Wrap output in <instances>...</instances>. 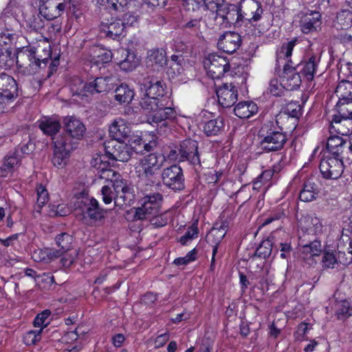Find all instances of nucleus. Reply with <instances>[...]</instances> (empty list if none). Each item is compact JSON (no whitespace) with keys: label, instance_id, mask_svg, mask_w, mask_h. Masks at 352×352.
I'll return each instance as SVG.
<instances>
[{"label":"nucleus","instance_id":"6ab92c4d","mask_svg":"<svg viewBox=\"0 0 352 352\" xmlns=\"http://www.w3.org/2000/svg\"><path fill=\"white\" fill-rule=\"evenodd\" d=\"M240 11L243 15L244 22L252 23L253 21H258L261 19L263 9L261 4L255 0H243L239 5Z\"/></svg>","mask_w":352,"mask_h":352},{"label":"nucleus","instance_id":"4468645a","mask_svg":"<svg viewBox=\"0 0 352 352\" xmlns=\"http://www.w3.org/2000/svg\"><path fill=\"white\" fill-rule=\"evenodd\" d=\"M140 93L142 95L161 99L166 94V85L164 81L153 76H146L140 84Z\"/></svg>","mask_w":352,"mask_h":352},{"label":"nucleus","instance_id":"4c0bfd02","mask_svg":"<svg viewBox=\"0 0 352 352\" xmlns=\"http://www.w3.org/2000/svg\"><path fill=\"white\" fill-rule=\"evenodd\" d=\"M346 142V140H344L338 135L330 136L327 142V149L329 153V155L340 157Z\"/></svg>","mask_w":352,"mask_h":352},{"label":"nucleus","instance_id":"f03ea898","mask_svg":"<svg viewBox=\"0 0 352 352\" xmlns=\"http://www.w3.org/2000/svg\"><path fill=\"white\" fill-rule=\"evenodd\" d=\"M64 131L62 134L54 137V155L52 163L55 166H63L74 148V140L81 139L86 131L84 124L74 116L64 118Z\"/></svg>","mask_w":352,"mask_h":352},{"label":"nucleus","instance_id":"b1692460","mask_svg":"<svg viewBox=\"0 0 352 352\" xmlns=\"http://www.w3.org/2000/svg\"><path fill=\"white\" fill-rule=\"evenodd\" d=\"M100 28L107 37L115 40L122 35L125 29V22L120 19H111L110 22L102 21Z\"/></svg>","mask_w":352,"mask_h":352},{"label":"nucleus","instance_id":"5701e85b","mask_svg":"<svg viewBox=\"0 0 352 352\" xmlns=\"http://www.w3.org/2000/svg\"><path fill=\"white\" fill-rule=\"evenodd\" d=\"M166 52L163 48H154L147 52L146 65L153 71H161L167 65Z\"/></svg>","mask_w":352,"mask_h":352},{"label":"nucleus","instance_id":"c756f323","mask_svg":"<svg viewBox=\"0 0 352 352\" xmlns=\"http://www.w3.org/2000/svg\"><path fill=\"white\" fill-rule=\"evenodd\" d=\"M91 62L96 65L109 63L112 59V52L98 45H94L89 49Z\"/></svg>","mask_w":352,"mask_h":352},{"label":"nucleus","instance_id":"603ef678","mask_svg":"<svg viewBox=\"0 0 352 352\" xmlns=\"http://www.w3.org/2000/svg\"><path fill=\"white\" fill-rule=\"evenodd\" d=\"M340 265H348L352 263V254L346 252L342 246V243L338 244V250H336Z\"/></svg>","mask_w":352,"mask_h":352},{"label":"nucleus","instance_id":"9d476101","mask_svg":"<svg viewBox=\"0 0 352 352\" xmlns=\"http://www.w3.org/2000/svg\"><path fill=\"white\" fill-rule=\"evenodd\" d=\"M161 177L163 184L173 192H181L186 188L183 169L177 164L164 168Z\"/></svg>","mask_w":352,"mask_h":352},{"label":"nucleus","instance_id":"69168bd1","mask_svg":"<svg viewBox=\"0 0 352 352\" xmlns=\"http://www.w3.org/2000/svg\"><path fill=\"white\" fill-rule=\"evenodd\" d=\"M150 222L155 228H161L167 224L168 220L164 217L162 214L157 213L156 214H151L149 217Z\"/></svg>","mask_w":352,"mask_h":352},{"label":"nucleus","instance_id":"f257e3e1","mask_svg":"<svg viewBox=\"0 0 352 352\" xmlns=\"http://www.w3.org/2000/svg\"><path fill=\"white\" fill-rule=\"evenodd\" d=\"M95 162L96 165L98 164L100 177L109 181L113 188V191L109 185L102 188L103 202L109 204L113 200L115 206L120 208L133 204L135 196L133 184L123 179L119 173L109 168V162H104L101 157L96 158Z\"/></svg>","mask_w":352,"mask_h":352},{"label":"nucleus","instance_id":"c85d7f7f","mask_svg":"<svg viewBox=\"0 0 352 352\" xmlns=\"http://www.w3.org/2000/svg\"><path fill=\"white\" fill-rule=\"evenodd\" d=\"M131 132L129 124L122 119L115 120L109 126V135L116 142H122Z\"/></svg>","mask_w":352,"mask_h":352},{"label":"nucleus","instance_id":"f8f14e48","mask_svg":"<svg viewBox=\"0 0 352 352\" xmlns=\"http://www.w3.org/2000/svg\"><path fill=\"white\" fill-rule=\"evenodd\" d=\"M208 76L213 79H219L230 70L228 60L221 56L210 54L204 61Z\"/></svg>","mask_w":352,"mask_h":352},{"label":"nucleus","instance_id":"423d86ee","mask_svg":"<svg viewBox=\"0 0 352 352\" xmlns=\"http://www.w3.org/2000/svg\"><path fill=\"white\" fill-rule=\"evenodd\" d=\"M164 159L157 153H151L141 158L135 165L138 177L155 182L160 170L163 166Z\"/></svg>","mask_w":352,"mask_h":352},{"label":"nucleus","instance_id":"39448f33","mask_svg":"<svg viewBox=\"0 0 352 352\" xmlns=\"http://www.w3.org/2000/svg\"><path fill=\"white\" fill-rule=\"evenodd\" d=\"M261 138L260 146L266 152L278 151L283 148L287 142V135L282 129L272 122L265 123L258 131Z\"/></svg>","mask_w":352,"mask_h":352},{"label":"nucleus","instance_id":"20e7f679","mask_svg":"<svg viewBox=\"0 0 352 352\" xmlns=\"http://www.w3.org/2000/svg\"><path fill=\"white\" fill-rule=\"evenodd\" d=\"M297 42V38H294L287 43H283L277 52V61L285 60L283 75L280 78L281 86L287 90H294L300 87L301 76L291 60V56L294 47Z\"/></svg>","mask_w":352,"mask_h":352},{"label":"nucleus","instance_id":"a19ab883","mask_svg":"<svg viewBox=\"0 0 352 352\" xmlns=\"http://www.w3.org/2000/svg\"><path fill=\"white\" fill-rule=\"evenodd\" d=\"M283 114H280L278 116V118L276 119L277 124L279 122V120L281 119L283 116H285L288 119L289 118H298L301 114V107L298 102L291 101L289 103H287L283 108Z\"/></svg>","mask_w":352,"mask_h":352},{"label":"nucleus","instance_id":"c03bdc74","mask_svg":"<svg viewBox=\"0 0 352 352\" xmlns=\"http://www.w3.org/2000/svg\"><path fill=\"white\" fill-rule=\"evenodd\" d=\"M336 25L341 29H346L352 25V12L343 9L337 13Z\"/></svg>","mask_w":352,"mask_h":352},{"label":"nucleus","instance_id":"a878e982","mask_svg":"<svg viewBox=\"0 0 352 352\" xmlns=\"http://www.w3.org/2000/svg\"><path fill=\"white\" fill-rule=\"evenodd\" d=\"M184 6L188 11L192 10L196 12L195 18L190 19L184 27L186 29H189L195 32H197L200 28V23L202 19V12L200 8L199 3L196 0H185Z\"/></svg>","mask_w":352,"mask_h":352},{"label":"nucleus","instance_id":"49530a36","mask_svg":"<svg viewBox=\"0 0 352 352\" xmlns=\"http://www.w3.org/2000/svg\"><path fill=\"white\" fill-rule=\"evenodd\" d=\"M282 165L280 162H279L277 165H274L272 169L266 170L263 171L259 176L256 178V180L254 182V186L256 187H260L259 184H261L263 182H268L272 177L273 174L274 173H278L281 168Z\"/></svg>","mask_w":352,"mask_h":352},{"label":"nucleus","instance_id":"5fc2aeb1","mask_svg":"<svg viewBox=\"0 0 352 352\" xmlns=\"http://www.w3.org/2000/svg\"><path fill=\"white\" fill-rule=\"evenodd\" d=\"M42 331V328H41L38 331L31 330L28 331L26 333L24 334L23 337V342L27 346H30L36 344L37 342L41 340V334Z\"/></svg>","mask_w":352,"mask_h":352},{"label":"nucleus","instance_id":"72a5a7b5","mask_svg":"<svg viewBox=\"0 0 352 352\" xmlns=\"http://www.w3.org/2000/svg\"><path fill=\"white\" fill-rule=\"evenodd\" d=\"M175 117V111L173 108L166 107L162 102L160 107H157L155 112L151 115L150 119L152 123H158Z\"/></svg>","mask_w":352,"mask_h":352},{"label":"nucleus","instance_id":"37998d69","mask_svg":"<svg viewBox=\"0 0 352 352\" xmlns=\"http://www.w3.org/2000/svg\"><path fill=\"white\" fill-rule=\"evenodd\" d=\"M336 251H330L325 250L322 259V266L324 270L335 269L340 266Z\"/></svg>","mask_w":352,"mask_h":352},{"label":"nucleus","instance_id":"6e6d98bb","mask_svg":"<svg viewBox=\"0 0 352 352\" xmlns=\"http://www.w3.org/2000/svg\"><path fill=\"white\" fill-rule=\"evenodd\" d=\"M306 221L309 223L307 228L308 230L314 232V234H317L322 232V224L319 218L317 217L308 215L305 217Z\"/></svg>","mask_w":352,"mask_h":352},{"label":"nucleus","instance_id":"4d7b16f0","mask_svg":"<svg viewBox=\"0 0 352 352\" xmlns=\"http://www.w3.org/2000/svg\"><path fill=\"white\" fill-rule=\"evenodd\" d=\"M272 243L270 240L263 241L256 250L255 254L261 258L268 257L272 252Z\"/></svg>","mask_w":352,"mask_h":352},{"label":"nucleus","instance_id":"864d4df0","mask_svg":"<svg viewBox=\"0 0 352 352\" xmlns=\"http://www.w3.org/2000/svg\"><path fill=\"white\" fill-rule=\"evenodd\" d=\"M226 235V232L223 230L212 229L209 234L206 236V241L210 245H219Z\"/></svg>","mask_w":352,"mask_h":352},{"label":"nucleus","instance_id":"680f3d73","mask_svg":"<svg viewBox=\"0 0 352 352\" xmlns=\"http://www.w3.org/2000/svg\"><path fill=\"white\" fill-rule=\"evenodd\" d=\"M47 201L48 192L47 190L43 186H39L37 188V206L39 208H41L47 203Z\"/></svg>","mask_w":352,"mask_h":352},{"label":"nucleus","instance_id":"9b49d317","mask_svg":"<svg viewBox=\"0 0 352 352\" xmlns=\"http://www.w3.org/2000/svg\"><path fill=\"white\" fill-rule=\"evenodd\" d=\"M319 168L324 178L337 179L344 171L342 157L334 155L324 156L320 161Z\"/></svg>","mask_w":352,"mask_h":352},{"label":"nucleus","instance_id":"052dcab7","mask_svg":"<svg viewBox=\"0 0 352 352\" xmlns=\"http://www.w3.org/2000/svg\"><path fill=\"white\" fill-rule=\"evenodd\" d=\"M129 0H106L107 8L115 11L123 10L128 4Z\"/></svg>","mask_w":352,"mask_h":352},{"label":"nucleus","instance_id":"338daca9","mask_svg":"<svg viewBox=\"0 0 352 352\" xmlns=\"http://www.w3.org/2000/svg\"><path fill=\"white\" fill-rule=\"evenodd\" d=\"M183 72L182 64L177 63H170L166 73L169 78H174L175 76Z\"/></svg>","mask_w":352,"mask_h":352},{"label":"nucleus","instance_id":"2f4dec72","mask_svg":"<svg viewBox=\"0 0 352 352\" xmlns=\"http://www.w3.org/2000/svg\"><path fill=\"white\" fill-rule=\"evenodd\" d=\"M20 161L16 149L13 152H10L4 157L3 164L0 166L1 176L6 177L9 173H12L14 168L20 164Z\"/></svg>","mask_w":352,"mask_h":352},{"label":"nucleus","instance_id":"58836bf2","mask_svg":"<svg viewBox=\"0 0 352 352\" xmlns=\"http://www.w3.org/2000/svg\"><path fill=\"white\" fill-rule=\"evenodd\" d=\"M45 19L40 14V11H35L32 15L29 16L25 21L26 27L34 32H41L45 25Z\"/></svg>","mask_w":352,"mask_h":352},{"label":"nucleus","instance_id":"7ed1b4c3","mask_svg":"<svg viewBox=\"0 0 352 352\" xmlns=\"http://www.w3.org/2000/svg\"><path fill=\"white\" fill-rule=\"evenodd\" d=\"M46 56L36 55L34 48L23 47L16 54L13 53L10 49L0 50V68L8 69L16 63L17 66L23 69V72L29 75H32L38 72L41 64L46 66L51 56L49 50L45 51Z\"/></svg>","mask_w":352,"mask_h":352},{"label":"nucleus","instance_id":"dca6fc26","mask_svg":"<svg viewBox=\"0 0 352 352\" xmlns=\"http://www.w3.org/2000/svg\"><path fill=\"white\" fill-rule=\"evenodd\" d=\"M320 57L316 54H307L300 63L295 64L300 76L307 81H311L316 73Z\"/></svg>","mask_w":352,"mask_h":352},{"label":"nucleus","instance_id":"393cba45","mask_svg":"<svg viewBox=\"0 0 352 352\" xmlns=\"http://www.w3.org/2000/svg\"><path fill=\"white\" fill-rule=\"evenodd\" d=\"M307 234L299 237V245L301 247L300 253L304 259L316 256L322 252V245L320 241L314 239L307 241Z\"/></svg>","mask_w":352,"mask_h":352},{"label":"nucleus","instance_id":"4be33fe9","mask_svg":"<svg viewBox=\"0 0 352 352\" xmlns=\"http://www.w3.org/2000/svg\"><path fill=\"white\" fill-rule=\"evenodd\" d=\"M217 15L222 18L224 22L234 24L236 27L241 26V24L244 23L245 16L240 11L239 7L234 5L225 4L221 10L217 11Z\"/></svg>","mask_w":352,"mask_h":352},{"label":"nucleus","instance_id":"aec40b11","mask_svg":"<svg viewBox=\"0 0 352 352\" xmlns=\"http://www.w3.org/2000/svg\"><path fill=\"white\" fill-rule=\"evenodd\" d=\"M66 5L65 2L56 3L53 0H42L38 10L45 20L51 21L63 14Z\"/></svg>","mask_w":352,"mask_h":352},{"label":"nucleus","instance_id":"f3484780","mask_svg":"<svg viewBox=\"0 0 352 352\" xmlns=\"http://www.w3.org/2000/svg\"><path fill=\"white\" fill-rule=\"evenodd\" d=\"M219 104L223 108L232 107L238 98L237 88L232 83H224L216 89Z\"/></svg>","mask_w":352,"mask_h":352},{"label":"nucleus","instance_id":"412c9836","mask_svg":"<svg viewBox=\"0 0 352 352\" xmlns=\"http://www.w3.org/2000/svg\"><path fill=\"white\" fill-rule=\"evenodd\" d=\"M114 79L109 76L98 77L89 82H82L85 93L91 94L107 92L113 88Z\"/></svg>","mask_w":352,"mask_h":352},{"label":"nucleus","instance_id":"0eeeda50","mask_svg":"<svg viewBox=\"0 0 352 352\" xmlns=\"http://www.w3.org/2000/svg\"><path fill=\"white\" fill-rule=\"evenodd\" d=\"M78 208L82 211L80 221L91 226L100 224L107 212L94 197H83L78 201Z\"/></svg>","mask_w":352,"mask_h":352},{"label":"nucleus","instance_id":"2eb2a0df","mask_svg":"<svg viewBox=\"0 0 352 352\" xmlns=\"http://www.w3.org/2000/svg\"><path fill=\"white\" fill-rule=\"evenodd\" d=\"M18 96V85L10 75H0V103L12 101Z\"/></svg>","mask_w":352,"mask_h":352},{"label":"nucleus","instance_id":"bb28decb","mask_svg":"<svg viewBox=\"0 0 352 352\" xmlns=\"http://www.w3.org/2000/svg\"><path fill=\"white\" fill-rule=\"evenodd\" d=\"M330 132H335L341 135H351L352 134V119L342 117L341 115H335L330 124Z\"/></svg>","mask_w":352,"mask_h":352},{"label":"nucleus","instance_id":"de8ad7c7","mask_svg":"<svg viewBox=\"0 0 352 352\" xmlns=\"http://www.w3.org/2000/svg\"><path fill=\"white\" fill-rule=\"evenodd\" d=\"M336 109L338 114L342 117H346L352 119V99L338 100L336 104Z\"/></svg>","mask_w":352,"mask_h":352},{"label":"nucleus","instance_id":"f704fd0d","mask_svg":"<svg viewBox=\"0 0 352 352\" xmlns=\"http://www.w3.org/2000/svg\"><path fill=\"white\" fill-rule=\"evenodd\" d=\"M135 93L127 84L122 83L115 89V100L120 104H129L133 99Z\"/></svg>","mask_w":352,"mask_h":352},{"label":"nucleus","instance_id":"a211bd4d","mask_svg":"<svg viewBox=\"0 0 352 352\" xmlns=\"http://www.w3.org/2000/svg\"><path fill=\"white\" fill-rule=\"evenodd\" d=\"M241 43V36L239 33L228 31L219 36L217 47L225 53L232 54L239 48Z\"/></svg>","mask_w":352,"mask_h":352},{"label":"nucleus","instance_id":"79ce46f5","mask_svg":"<svg viewBox=\"0 0 352 352\" xmlns=\"http://www.w3.org/2000/svg\"><path fill=\"white\" fill-rule=\"evenodd\" d=\"M162 100L141 94L140 105L141 108L153 114L157 107H160Z\"/></svg>","mask_w":352,"mask_h":352},{"label":"nucleus","instance_id":"e2e57ef3","mask_svg":"<svg viewBox=\"0 0 352 352\" xmlns=\"http://www.w3.org/2000/svg\"><path fill=\"white\" fill-rule=\"evenodd\" d=\"M203 1L208 10L216 13L225 5V0H203Z\"/></svg>","mask_w":352,"mask_h":352},{"label":"nucleus","instance_id":"cd10ccee","mask_svg":"<svg viewBox=\"0 0 352 352\" xmlns=\"http://www.w3.org/2000/svg\"><path fill=\"white\" fill-rule=\"evenodd\" d=\"M321 14L317 11L307 12L300 21V28L304 34L316 31L321 25Z\"/></svg>","mask_w":352,"mask_h":352},{"label":"nucleus","instance_id":"473e14b6","mask_svg":"<svg viewBox=\"0 0 352 352\" xmlns=\"http://www.w3.org/2000/svg\"><path fill=\"white\" fill-rule=\"evenodd\" d=\"M320 192L318 184L308 179L303 184V188L299 194V199L304 202H309L316 199Z\"/></svg>","mask_w":352,"mask_h":352},{"label":"nucleus","instance_id":"7c9ffc66","mask_svg":"<svg viewBox=\"0 0 352 352\" xmlns=\"http://www.w3.org/2000/svg\"><path fill=\"white\" fill-rule=\"evenodd\" d=\"M38 128L45 135L53 137L60 129V121L54 117H43L37 121Z\"/></svg>","mask_w":352,"mask_h":352},{"label":"nucleus","instance_id":"a18cd8bd","mask_svg":"<svg viewBox=\"0 0 352 352\" xmlns=\"http://www.w3.org/2000/svg\"><path fill=\"white\" fill-rule=\"evenodd\" d=\"M73 241V236L67 232L60 233L56 236V243L63 252H69L72 250Z\"/></svg>","mask_w":352,"mask_h":352},{"label":"nucleus","instance_id":"ddd939ff","mask_svg":"<svg viewBox=\"0 0 352 352\" xmlns=\"http://www.w3.org/2000/svg\"><path fill=\"white\" fill-rule=\"evenodd\" d=\"M179 148L181 157L193 166L197 172L200 171L202 166L198 152V142L192 139H186L180 143Z\"/></svg>","mask_w":352,"mask_h":352},{"label":"nucleus","instance_id":"1a4fd4ad","mask_svg":"<svg viewBox=\"0 0 352 352\" xmlns=\"http://www.w3.org/2000/svg\"><path fill=\"white\" fill-rule=\"evenodd\" d=\"M104 148L105 155L103 158L101 157L104 162H107L104 160L105 156L113 161L126 162L131 158L133 153H142V151L138 149L136 146H129L122 142H109ZM97 158L99 159V157Z\"/></svg>","mask_w":352,"mask_h":352},{"label":"nucleus","instance_id":"3c124183","mask_svg":"<svg viewBox=\"0 0 352 352\" xmlns=\"http://www.w3.org/2000/svg\"><path fill=\"white\" fill-rule=\"evenodd\" d=\"M336 314L338 319L344 320L352 315V309L347 301L340 302L336 305Z\"/></svg>","mask_w":352,"mask_h":352},{"label":"nucleus","instance_id":"13d9d810","mask_svg":"<svg viewBox=\"0 0 352 352\" xmlns=\"http://www.w3.org/2000/svg\"><path fill=\"white\" fill-rule=\"evenodd\" d=\"M61 254L60 263L63 267H66L71 266L77 256L76 250H73L72 249L69 252H63L62 250Z\"/></svg>","mask_w":352,"mask_h":352},{"label":"nucleus","instance_id":"6e6552de","mask_svg":"<svg viewBox=\"0 0 352 352\" xmlns=\"http://www.w3.org/2000/svg\"><path fill=\"white\" fill-rule=\"evenodd\" d=\"M163 196L160 192H153L145 195L140 199V207L135 208L134 219L143 220L148 219L151 214L160 212Z\"/></svg>","mask_w":352,"mask_h":352},{"label":"nucleus","instance_id":"774afa93","mask_svg":"<svg viewBox=\"0 0 352 352\" xmlns=\"http://www.w3.org/2000/svg\"><path fill=\"white\" fill-rule=\"evenodd\" d=\"M17 38L18 34L7 31L1 33L0 36V43L2 42L5 45L12 44L16 41Z\"/></svg>","mask_w":352,"mask_h":352},{"label":"nucleus","instance_id":"0e129e2a","mask_svg":"<svg viewBox=\"0 0 352 352\" xmlns=\"http://www.w3.org/2000/svg\"><path fill=\"white\" fill-rule=\"evenodd\" d=\"M50 315L49 310H45L42 313L38 314L34 318L33 324L36 327H45L47 325L48 322H46V320Z\"/></svg>","mask_w":352,"mask_h":352},{"label":"nucleus","instance_id":"e433bc0d","mask_svg":"<svg viewBox=\"0 0 352 352\" xmlns=\"http://www.w3.org/2000/svg\"><path fill=\"white\" fill-rule=\"evenodd\" d=\"M224 125L223 118L219 116L206 122L203 126V131L207 136L217 135L223 131Z\"/></svg>","mask_w":352,"mask_h":352},{"label":"nucleus","instance_id":"ea45409f","mask_svg":"<svg viewBox=\"0 0 352 352\" xmlns=\"http://www.w3.org/2000/svg\"><path fill=\"white\" fill-rule=\"evenodd\" d=\"M124 56V59L120 60L118 64L120 68L124 72H131L136 68L138 65V59L134 53L128 50L122 52Z\"/></svg>","mask_w":352,"mask_h":352},{"label":"nucleus","instance_id":"8fccbe9b","mask_svg":"<svg viewBox=\"0 0 352 352\" xmlns=\"http://www.w3.org/2000/svg\"><path fill=\"white\" fill-rule=\"evenodd\" d=\"M198 234L199 229L197 221L188 227L185 234L180 238L179 241L182 245H186L188 243L189 241H191L192 239L197 238Z\"/></svg>","mask_w":352,"mask_h":352},{"label":"nucleus","instance_id":"09e8293b","mask_svg":"<svg viewBox=\"0 0 352 352\" xmlns=\"http://www.w3.org/2000/svg\"><path fill=\"white\" fill-rule=\"evenodd\" d=\"M287 215V210L284 208V206H279L273 211L269 217L263 219L262 226H265L272 223L274 221L280 220L286 218Z\"/></svg>","mask_w":352,"mask_h":352},{"label":"nucleus","instance_id":"bf43d9fd","mask_svg":"<svg viewBox=\"0 0 352 352\" xmlns=\"http://www.w3.org/2000/svg\"><path fill=\"white\" fill-rule=\"evenodd\" d=\"M348 83H349V80H342L337 86L336 93L339 97V100H342V98L345 100L351 99V98H350L349 91H348L346 85Z\"/></svg>","mask_w":352,"mask_h":352},{"label":"nucleus","instance_id":"c9c22d12","mask_svg":"<svg viewBox=\"0 0 352 352\" xmlns=\"http://www.w3.org/2000/svg\"><path fill=\"white\" fill-rule=\"evenodd\" d=\"M257 109L256 104L253 102H241L235 106L234 112L237 117L245 119L256 113Z\"/></svg>","mask_w":352,"mask_h":352}]
</instances>
